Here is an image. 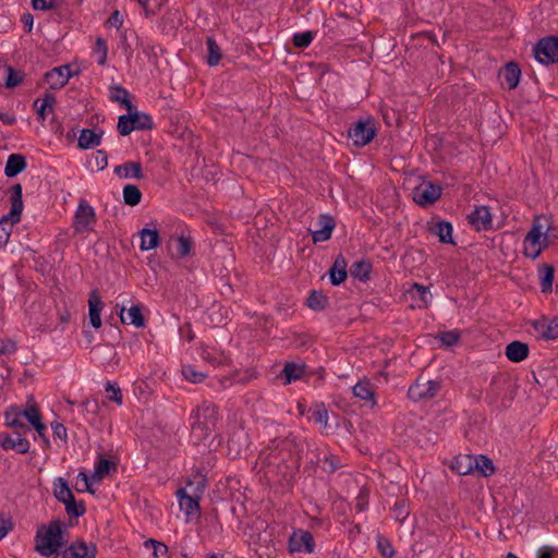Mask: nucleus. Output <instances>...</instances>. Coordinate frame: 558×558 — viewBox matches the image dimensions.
<instances>
[{"label": "nucleus", "mask_w": 558, "mask_h": 558, "mask_svg": "<svg viewBox=\"0 0 558 558\" xmlns=\"http://www.w3.org/2000/svg\"><path fill=\"white\" fill-rule=\"evenodd\" d=\"M377 548L381 556L387 558H391L395 553L391 543L387 538H384L381 536L378 537L377 539Z\"/></svg>", "instance_id": "obj_58"}, {"label": "nucleus", "mask_w": 558, "mask_h": 558, "mask_svg": "<svg viewBox=\"0 0 558 558\" xmlns=\"http://www.w3.org/2000/svg\"><path fill=\"white\" fill-rule=\"evenodd\" d=\"M97 170H102L108 165V156L105 150H97L95 154V163L90 162Z\"/></svg>", "instance_id": "obj_60"}, {"label": "nucleus", "mask_w": 558, "mask_h": 558, "mask_svg": "<svg viewBox=\"0 0 558 558\" xmlns=\"http://www.w3.org/2000/svg\"><path fill=\"white\" fill-rule=\"evenodd\" d=\"M62 504L65 506L66 513L70 517L78 518L86 511L84 502H76L74 495H72V499H66L65 502Z\"/></svg>", "instance_id": "obj_45"}, {"label": "nucleus", "mask_w": 558, "mask_h": 558, "mask_svg": "<svg viewBox=\"0 0 558 558\" xmlns=\"http://www.w3.org/2000/svg\"><path fill=\"white\" fill-rule=\"evenodd\" d=\"M96 223L94 208L82 199L74 215L73 229L75 233H84L93 230Z\"/></svg>", "instance_id": "obj_8"}, {"label": "nucleus", "mask_w": 558, "mask_h": 558, "mask_svg": "<svg viewBox=\"0 0 558 558\" xmlns=\"http://www.w3.org/2000/svg\"><path fill=\"white\" fill-rule=\"evenodd\" d=\"M56 104V98L52 94H45L41 99L40 107L37 108V114L41 120L46 119V112H51L53 110V106Z\"/></svg>", "instance_id": "obj_47"}, {"label": "nucleus", "mask_w": 558, "mask_h": 558, "mask_svg": "<svg viewBox=\"0 0 558 558\" xmlns=\"http://www.w3.org/2000/svg\"><path fill=\"white\" fill-rule=\"evenodd\" d=\"M439 389V381L425 379L420 376L415 383L409 387L408 397L414 402L429 400L438 393Z\"/></svg>", "instance_id": "obj_7"}, {"label": "nucleus", "mask_w": 558, "mask_h": 558, "mask_svg": "<svg viewBox=\"0 0 558 558\" xmlns=\"http://www.w3.org/2000/svg\"><path fill=\"white\" fill-rule=\"evenodd\" d=\"M192 240L181 235L177 240L175 251L179 257H185L191 253Z\"/></svg>", "instance_id": "obj_51"}, {"label": "nucleus", "mask_w": 558, "mask_h": 558, "mask_svg": "<svg viewBox=\"0 0 558 558\" xmlns=\"http://www.w3.org/2000/svg\"><path fill=\"white\" fill-rule=\"evenodd\" d=\"M283 374L286 376L284 384H290L293 380L300 379L304 374V366L293 362H289L283 367Z\"/></svg>", "instance_id": "obj_42"}, {"label": "nucleus", "mask_w": 558, "mask_h": 558, "mask_svg": "<svg viewBox=\"0 0 558 558\" xmlns=\"http://www.w3.org/2000/svg\"><path fill=\"white\" fill-rule=\"evenodd\" d=\"M182 375L185 379H187L191 383H201L205 375L203 373L197 372L193 366L186 365L182 368Z\"/></svg>", "instance_id": "obj_55"}, {"label": "nucleus", "mask_w": 558, "mask_h": 558, "mask_svg": "<svg viewBox=\"0 0 558 558\" xmlns=\"http://www.w3.org/2000/svg\"><path fill=\"white\" fill-rule=\"evenodd\" d=\"M81 407L87 412L92 414H97L99 412V403L97 399H88L81 403Z\"/></svg>", "instance_id": "obj_62"}, {"label": "nucleus", "mask_w": 558, "mask_h": 558, "mask_svg": "<svg viewBox=\"0 0 558 558\" xmlns=\"http://www.w3.org/2000/svg\"><path fill=\"white\" fill-rule=\"evenodd\" d=\"M325 469L329 473H333L340 465L338 460L333 456L324 457Z\"/></svg>", "instance_id": "obj_64"}, {"label": "nucleus", "mask_w": 558, "mask_h": 558, "mask_svg": "<svg viewBox=\"0 0 558 558\" xmlns=\"http://www.w3.org/2000/svg\"><path fill=\"white\" fill-rule=\"evenodd\" d=\"M207 486V476L199 470L194 471L186 478V490L203 496Z\"/></svg>", "instance_id": "obj_20"}, {"label": "nucleus", "mask_w": 558, "mask_h": 558, "mask_svg": "<svg viewBox=\"0 0 558 558\" xmlns=\"http://www.w3.org/2000/svg\"><path fill=\"white\" fill-rule=\"evenodd\" d=\"M288 548L290 553L312 554L315 549V541L310 531L296 530L289 537Z\"/></svg>", "instance_id": "obj_10"}, {"label": "nucleus", "mask_w": 558, "mask_h": 558, "mask_svg": "<svg viewBox=\"0 0 558 558\" xmlns=\"http://www.w3.org/2000/svg\"><path fill=\"white\" fill-rule=\"evenodd\" d=\"M114 173L120 178H136L140 179V162H125L114 167Z\"/></svg>", "instance_id": "obj_39"}, {"label": "nucleus", "mask_w": 558, "mask_h": 558, "mask_svg": "<svg viewBox=\"0 0 558 558\" xmlns=\"http://www.w3.org/2000/svg\"><path fill=\"white\" fill-rule=\"evenodd\" d=\"M11 210L0 219V247H4L10 239L13 226L21 220L24 208L22 199V185L16 183L11 187Z\"/></svg>", "instance_id": "obj_4"}, {"label": "nucleus", "mask_w": 558, "mask_h": 558, "mask_svg": "<svg viewBox=\"0 0 558 558\" xmlns=\"http://www.w3.org/2000/svg\"><path fill=\"white\" fill-rule=\"evenodd\" d=\"M318 225L320 228L312 232V240L314 243L329 240L336 222L330 215L322 214L318 217Z\"/></svg>", "instance_id": "obj_17"}, {"label": "nucleus", "mask_w": 558, "mask_h": 558, "mask_svg": "<svg viewBox=\"0 0 558 558\" xmlns=\"http://www.w3.org/2000/svg\"><path fill=\"white\" fill-rule=\"evenodd\" d=\"M353 395L354 397L369 402L372 407L376 404L375 400V391L369 380H360L357 381L353 388Z\"/></svg>", "instance_id": "obj_22"}, {"label": "nucleus", "mask_w": 558, "mask_h": 558, "mask_svg": "<svg viewBox=\"0 0 558 558\" xmlns=\"http://www.w3.org/2000/svg\"><path fill=\"white\" fill-rule=\"evenodd\" d=\"M505 354L511 362L519 363L529 355V345L521 341H512L506 347Z\"/></svg>", "instance_id": "obj_21"}, {"label": "nucleus", "mask_w": 558, "mask_h": 558, "mask_svg": "<svg viewBox=\"0 0 558 558\" xmlns=\"http://www.w3.org/2000/svg\"><path fill=\"white\" fill-rule=\"evenodd\" d=\"M555 269L551 265H544L541 276V290L543 293L551 292Z\"/></svg>", "instance_id": "obj_44"}, {"label": "nucleus", "mask_w": 558, "mask_h": 558, "mask_svg": "<svg viewBox=\"0 0 558 558\" xmlns=\"http://www.w3.org/2000/svg\"><path fill=\"white\" fill-rule=\"evenodd\" d=\"M22 410L19 407H11L4 412L5 424L16 430L31 432L29 426L22 421Z\"/></svg>", "instance_id": "obj_25"}, {"label": "nucleus", "mask_w": 558, "mask_h": 558, "mask_svg": "<svg viewBox=\"0 0 558 558\" xmlns=\"http://www.w3.org/2000/svg\"><path fill=\"white\" fill-rule=\"evenodd\" d=\"M377 131L373 119L359 120L348 130V137L352 140L355 147H363L371 143Z\"/></svg>", "instance_id": "obj_5"}, {"label": "nucleus", "mask_w": 558, "mask_h": 558, "mask_svg": "<svg viewBox=\"0 0 558 558\" xmlns=\"http://www.w3.org/2000/svg\"><path fill=\"white\" fill-rule=\"evenodd\" d=\"M207 56L206 61L209 66L217 65L222 57L221 49L215 38L209 36L206 38Z\"/></svg>", "instance_id": "obj_34"}, {"label": "nucleus", "mask_w": 558, "mask_h": 558, "mask_svg": "<svg viewBox=\"0 0 558 558\" xmlns=\"http://www.w3.org/2000/svg\"><path fill=\"white\" fill-rule=\"evenodd\" d=\"M72 76L69 65L53 68L45 74L46 82L51 89H59L65 86Z\"/></svg>", "instance_id": "obj_15"}, {"label": "nucleus", "mask_w": 558, "mask_h": 558, "mask_svg": "<svg viewBox=\"0 0 558 558\" xmlns=\"http://www.w3.org/2000/svg\"><path fill=\"white\" fill-rule=\"evenodd\" d=\"M504 82L507 84L509 89H514L520 81L521 70L515 62H509L501 72Z\"/></svg>", "instance_id": "obj_29"}, {"label": "nucleus", "mask_w": 558, "mask_h": 558, "mask_svg": "<svg viewBox=\"0 0 558 558\" xmlns=\"http://www.w3.org/2000/svg\"><path fill=\"white\" fill-rule=\"evenodd\" d=\"M371 271H372V264L365 259L356 260L350 267L351 276L361 281L368 280Z\"/></svg>", "instance_id": "obj_32"}, {"label": "nucleus", "mask_w": 558, "mask_h": 558, "mask_svg": "<svg viewBox=\"0 0 558 558\" xmlns=\"http://www.w3.org/2000/svg\"><path fill=\"white\" fill-rule=\"evenodd\" d=\"M120 319L123 325L140 327V305H132L128 312L124 306L121 307Z\"/></svg>", "instance_id": "obj_36"}, {"label": "nucleus", "mask_w": 558, "mask_h": 558, "mask_svg": "<svg viewBox=\"0 0 558 558\" xmlns=\"http://www.w3.org/2000/svg\"><path fill=\"white\" fill-rule=\"evenodd\" d=\"M63 536V523L60 520H52L48 525L38 527L35 536V550L44 557L57 554L66 543Z\"/></svg>", "instance_id": "obj_1"}, {"label": "nucleus", "mask_w": 558, "mask_h": 558, "mask_svg": "<svg viewBox=\"0 0 558 558\" xmlns=\"http://www.w3.org/2000/svg\"><path fill=\"white\" fill-rule=\"evenodd\" d=\"M129 113V116L123 114L119 117L117 129L122 136H126L135 130V124L140 121V113L136 110L134 112L132 110Z\"/></svg>", "instance_id": "obj_28"}, {"label": "nucleus", "mask_w": 558, "mask_h": 558, "mask_svg": "<svg viewBox=\"0 0 558 558\" xmlns=\"http://www.w3.org/2000/svg\"><path fill=\"white\" fill-rule=\"evenodd\" d=\"M109 98L113 102H119L125 107V109L131 112L134 107L130 100L129 92L121 86H110L109 87Z\"/></svg>", "instance_id": "obj_30"}, {"label": "nucleus", "mask_w": 558, "mask_h": 558, "mask_svg": "<svg viewBox=\"0 0 558 558\" xmlns=\"http://www.w3.org/2000/svg\"><path fill=\"white\" fill-rule=\"evenodd\" d=\"M439 341L445 347H452L460 340V333L457 330H449L440 332L438 336Z\"/></svg>", "instance_id": "obj_52"}, {"label": "nucleus", "mask_w": 558, "mask_h": 558, "mask_svg": "<svg viewBox=\"0 0 558 558\" xmlns=\"http://www.w3.org/2000/svg\"><path fill=\"white\" fill-rule=\"evenodd\" d=\"M89 306V320L93 327L99 328L101 326L100 312L102 310V301L96 290L92 291L88 299Z\"/></svg>", "instance_id": "obj_19"}, {"label": "nucleus", "mask_w": 558, "mask_h": 558, "mask_svg": "<svg viewBox=\"0 0 558 558\" xmlns=\"http://www.w3.org/2000/svg\"><path fill=\"white\" fill-rule=\"evenodd\" d=\"M26 159L21 154H12L7 160L4 173L8 178H13L25 170Z\"/></svg>", "instance_id": "obj_24"}, {"label": "nucleus", "mask_w": 558, "mask_h": 558, "mask_svg": "<svg viewBox=\"0 0 558 558\" xmlns=\"http://www.w3.org/2000/svg\"><path fill=\"white\" fill-rule=\"evenodd\" d=\"M123 199L130 206L140 204V189L134 184L125 185L123 189Z\"/></svg>", "instance_id": "obj_46"}, {"label": "nucleus", "mask_w": 558, "mask_h": 558, "mask_svg": "<svg viewBox=\"0 0 558 558\" xmlns=\"http://www.w3.org/2000/svg\"><path fill=\"white\" fill-rule=\"evenodd\" d=\"M328 304V298L320 291L314 290L307 298V306L314 311H323Z\"/></svg>", "instance_id": "obj_40"}, {"label": "nucleus", "mask_w": 558, "mask_h": 558, "mask_svg": "<svg viewBox=\"0 0 558 558\" xmlns=\"http://www.w3.org/2000/svg\"><path fill=\"white\" fill-rule=\"evenodd\" d=\"M96 553L95 544L76 541L63 550L62 558H95Z\"/></svg>", "instance_id": "obj_14"}, {"label": "nucleus", "mask_w": 558, "mask_h": 558, "mask_svg": "<svg viewBox=\"0 0 558 558\" xmlns=\"http://www.w3.org/2000/svg\"><path fill=\"white\" fill-rule=\"evenodd\" d=\"M160 244V234L156 228L145 227L141 231V248L148 251L156 248Z\"/></svg>", "instance_id": "obj_23"}, {"label": "nucleus", "mask_w": 558, "mask_h": 558, "mask_svg": "<svg viewBox=\"0 0 558 558\" xmlns=\"http://www.w3.org/2000/svg\"><path fill=\"white\" fill-rule=\"evenodd\" d=\"M180 509L187 515L193 517L199 513V500L203 496L193 494L186 490V488H179L175 493Z\"/></svg>", "instance_id": "obj_12"}, {"label": "nucleus", "mask_w": 558, "mask_h": 558, "mask_svg": "<svg viewBox=\"0 0 558 558\" xmlns=\"http://www.w3.org/2000/svg\"><path fill=\"white\" fill-rule=\"evenodd\" d=\"M312 418L324 426L328 423V411L323 403L316 404L311 409Z\"/></svg>", "instance_id": "obj_49"}, {"label": "nucleus", "mask_w": 558, "mask_h": 558, "mask_svg": "<svg viewBox=\"0 0 558 558\" xmlns=\"http://www.w3.org/2000/svg\"><path fill=\"white\" fill-rule=\"evenodd\" d=\"M533 327L537 335L546 340L558 338V318L542 317L533 323Z\"/></svg>", "instance_id": "obj_16"}, {"label": "nucleus", "mask_w": 558, "mask_h": 558, "mask_svg": "<svg viewBox=\"0 0 558 558\" xmlns=\"http://www.w3.org/2000/svg\"><path fill=\"white\" fill-rule=\"evenodd\" d=\"M192 434L197 440L206 439L217 427L219 408L205 401L192 412Z\"/></svg>", "instance_id": "obj_3"}, {"label": "nucleus", "mask_w": 558, "mask_h": 558, "mask_svg": "<svg viewBox=\"0 0 558 558\" xmlns=\"http://www.w3.org/2000/svg\"><path fill=\"white\" fill-rule=\"evenodd\" d=\"M314 38V35L312 32L307 31V32H302V33H296L294 34L293 36V45L298 48H306L310 46V44L312 43Z\"/></svg>", "instance_id": "obj_53"}, {"label": "nucleus", "mask_w": 558, "mask_h": 558, "mask_svg": "<svg viewBox=\"0 0 558 558\" xmlns=\"http://www.w3.org/2000/svg\"><path fill=\"white\" fill-rule=\"evenodd\" d=\"M348 277L347 262L343 255H338L329 269L330 282L333 286H339L345 281Z\"/></svg>", "instance_id": "obj_18"}, {"label": "nucleus", "mask_w": 558, "mask_h": 558, "mask_svg": "<svg viewBox=\"0 0 558 558\" xmlns=\"http://www.w3.org/2000/svg\"><path fill=\"white\" fill-rule=\"evenodd\" d=\"M369 498V490L367 488H361L359 495L355 498V508L359 512H363L367 509Z\"/></svg>", "instance_id": "obj_56"}, {"label": "nucleus", "mask_w": 558, "mask_h": 558, "mask_svg": "<svg viewBox=\"0 0 558 558\" xmlns=\"http://www.w3.org/2000/svg\"><path fill=\"white\" fill-rule=\"evenodd\" d=\"M166 2L167 0H142V9L146 15H154Z\"/></svg>", "instance_id": "obj_54"}, {"label": "nucleus", "mask_w": 558, "mask_h": 558, "mask_svg": "<svg viewBox=\"0 0 558 558\" xmlns=\"http://www.w3.org/2000/svg\"><path fill=\"white\" fill-rule=\"evenodd\" d=\"M117 466L114 464V462L108 460V459H105V458H100L98 460V462L96 463L95 465V471L92 475V478L94 481H101L107 474L110 473L111 470H116Z\"/></svg>", "instance_id": "obj_38"}, {"label": "nucleus", "mask_w": 558, "mask_h": 558, "mask_svg": "<svg viewBox=\"0 0 558 558\" xmlns=\"http://www.w3.org/2000/svg\"><path fill=\"white\" fill-rule=\"evenodd\" d=\"M96 47L97 51L101 53L98 63L104 65L107 59V44L102 38L98 37L96 40Z\"/></svg>", "instance_id": "obj_63"}, {"label": "nucleus", "mask_w": 558, "mask_h": 558, "mask_svg": "<svg viewBox=\"0 0 558 558\" xmlns=\"http://www.w3.org/2000/svg\"><path fill=\"white\" fill-rule=\"evenodd\" d=\"M53 493H54V497L60 502H65L66 499H72V495H73L66 481L63 480L62 477L57 478V481L54 482Z\"/></svg>", "instance_id": "obj_41"}, {"label": "nucleus", "mask_w": 558, "mask_h": 558, "mask_svg": "<svg viewBox=\"0 0 558 558\" xmlns=\"http://www.w3.org/2000/svg\"><path fill=\"white\" fill-rule=\"evenodd\" d=\"M105 391L107 392V399L114 401L118 404L122 403V391L117 383L107 381Z\"/></svg>", "instance_id": "obj_50"}, {"label": "nucleus", "mask_w": 558, "mask_h": 558, "mask_svg": "<svg viewBox=\"0 0 558 558\" xmlns=\"http://www.w3.org/2000/svg\"><path fill=\"white\" fill-rule=\"evenodd\" d=\"M469 223L476 231H487L493 228V219L489 208L487 206H476L469 215H468Z\"/></svg>", "instance_id": "obj_13"}, {"label": "nucleus", "mask_w": 558, "mask_h": 558, "mask_svg": "<svg viewBox=\"0 0 558 558\" xmlns=\"http://www.w3.org/2000/svg\"><path fill=\"white\" fill-rule=\"evenodd\" d=\"M361 8V0H342L337 9V14L340 17L352 20L360 14Z\"/></svg>", "instance_id": "obj_26"}, {"label": "nucleus", "mask_w": 558, "mask_h": 558, "mask_svg": "<svg viewBox=\"0 0 558 558\" xmlns=\"http://www.w3.org/2000/svg\"><path fill=\"white\" fill-rule=\"evenodd\" d=\"M391 511L393 519L399 521L400 523H403L410 514L408 500L404 498L398 499L395 502Z\"/></svg>", "instance_id": "obj_43"}, {"label": "nucleus", "mask_w": 558, "mask_h": 558, "mask_svg": "<svg viewBox=\"0 0 558 558\" xmlns=\"http://www.w3.org/2000/svg\"><path fill=\"white\" fill-rule=\"evenodd\" d=\"M16 351V343L13 340H0V355L12 354Z\"/></svg>", "instance_id": "obj_61"}, {"label": "nucleus", "mask_w": 558, "mask_h": 558, "mask_svg": "<svg viewBox=\"0 0 558 558\" xmlns=\"http://www.w3.org/2000/svg\"><path fill=\"white\" fill-rule=\"evenodd\" d=\"M535 59L542 64L558 63V36H547L534 46Z\"/></svg>", "instance_id": "obj_6"}, {"label": "nucleus", "mask_w": 558, "mask_h": 558, "mask_svg": "<svg viewBox=\"0 0 558 558\" xmlns=\"http://www.w3.org/2000/svg\"><path fill=\"white\" fill-rule=\"evenodd\" d=\"M474 458L471 454H459L454 457L450 468L460 475H468L473 472Z\"/></svg>", "instance_id": "obj_27"}, {"label": "nucleus", "mask_w": 558, "mask_h": 558, "mask_svg": "<svg viewBox=\"0 0 558 558\" xmlns=\"http://www.w3.org/2000/svg\"><path fill=\"white\" fill-rule=\"evenodd\" d=\"M473 472L476 471L485 477H488L495 473V466L492 459L484 454L473 456Z\"/></svg>", "instance_id": "obj_31"}, {"label": "nucleus", "mask_w": 558, "mask_h": 558, "mask_svg": "<svg viewBox=\"0 0 558 558\" xmlns=\"http://www.w3.org/2000/svg\"><path fill=\"white\" fill-rule=\"evenodd\" d=\"M550 218L547 216H536L533 220L532 228L524 238V255L532 259H536L542 251L548 245L547 233L550 229Z\"/></svg>", "instance_id": "obj_2"}, {"label": "nucleus", "mask_w": 558, "mask_h": 558, "mask_svg": "<svg viewBox=\"0 0 558 558\" xmlns=\"http://www.w3.org/2000/svg\"><path fill=\"white\" fill-rule=\"evenodd\" d=\"M5 81L4 84L8 88H13L22 83L23 75L21 72L14 70L12 66L5 68Z\"/></svg>", "instance_id": "obj_48"}, {"label": "nucleus", "mask_w": 558, "mask_h": 558, "mask_svg": "<svg viewBox=\"0 0 558 558\" xmlns=\"http://www.w3.org/2000/svg\"><path fill=\"white\" fill-rule=\"evenodd\" d=\"M147 550L150 551L153 558H170L168 555V546L154 538H148L142 544Z\"/></svg>", "instance_id": "obj_33"}, {"label": "nucleus", "mask_w": 558, "mask_h": 558, "mask_svg": "<svg viewBox=\"0 0 558 558\" xmlns=\"http://www.w3.org/2000/svg\"><path fill=\"white\" fill-rule=\"evenodd\" d=\"M452 225L447 221H439L433 228V232L438 236L439 242L441 243H454L452 238Z\"/></svg>", "instance_id": "obj_35"}, {"label": "nucleus", "mask_w": 558, "mask_h": 558, "mask_svg": "<svg viewBox=\"0 0 558 558\" xmlns=\"http://www.w3.org/2000/svg\"><path fill=\"white\" fill-rule=\"evenodd\" d=\"M441 196V187L432 182H422L413 190V201L420 206L434 204Z\"/></svg>", "instance_id": "obj_9"}, {"label": "nucleus", "mask_w": 558, "mask_h": 558, "mask_svg": "<svg viewBox=\"0 0 558 558\" xmlns=\"http://www.w3.org/2000/svg\"><path fill=\"white\" fill-rule=\"evenodd\" d=\"M22 416H24L31 423V425L41 420L39 409L36 404H31L24 411H22Z\"/></svg>", "instance_id": "obj_57"}, {"label": "nucleus", "mask_w": 558, "mask_h": 558, "mask_svg": "<svg viewBox=\"0 0 558 558\" xmlns=\"http://www.w3.org/2000/svg\"><path fill=\"white\" fill-rule=\"evenodd\" d=\"M100 144V135L93 130L84 129L78 138V146L83 149L93 148Z\"/></svg>", "instance_id": "obj_37"}, {"label": "nucleus", "mask_w": 558, "mask_h": 558, "mask_svg": "<svg viewBox=\"0 0 558 558\" xmlns=\"http://www.w3.org/2000/svg\"><path fill=\"white\" fill-rule=\"evenodd\" d=\"M60 3V0H32L33 8L35 10H52L56 9Z\"/></svg>", "instance_id": "obj_59"}, {"label": "nucleus", "mask_w": 558, "mask_h": 558, "mask_svg": "<svg viewBox=\"0 0 558 558\" xmlns=\"http://www.w3.org/2000/svg\"><path fill=\"white\" fill-rule=\"evenodd\" d=\"M26 432L14 430L12 434L0 433V444L4 450H15L17 453H26L29 450V442L24 437Z\"/></svg>", "instance_id": "obj_11"}]
</instances>
